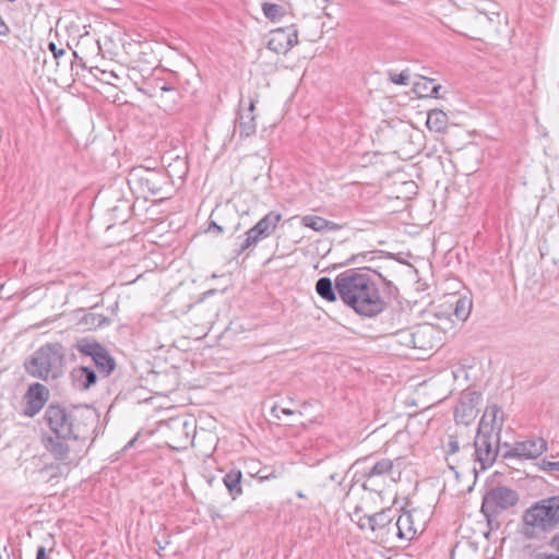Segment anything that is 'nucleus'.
Listing matches in <instances>:
<instances>
[{"instance_id": "f257e3e1", "label": "nucleus", "mask_w": 559, "mask_h": 559, "mask_svg": "<svg viewBox=\"0 0 559 559\" xmlns=\"http://www.w3.org/2000/svg\"><path fill=\"white\" fill-rule=\"evenodd\" d=\"M335 288L343 302L359 316L373 318L386 308L377 284L364 269H350L338 274Z\"/></svg>"}, {"instance_id": "f03ea898", "label": "nucleus", "mask_w": 559, "mask_h": 559, "mask_svg": "<svg viewBox=\"0 0 559 559\" xmlns=\"http://www.w3.org/2000/svg\"><path fill=\"white\" fill-rule=\"evenodd\" d=\"M44 420L52 435L76 441L88 437L97 423V416L90 408L68 411L59 404H50L45 411Z\"/></svg>"}, {"instance_id": "7ed1b4c3", "label": "nucleus", "mask_w": 559, "mask_h": 559, "mask_svg": "<svg viewBox=\"0 0 559 559\" xmlns=\"http://www.w3.org/2000/svg\"><path fill=\"white\" fill-rule=\"evenodd\" d=\"M559 528V495L533 503L523 513V533L535 538Z\"/></svg>"}, {"instance_id": "20e7f679", "label": "nucleus", "mask_w": 559, "mask_h": 559, "mask_svg": "<svg viewBox=\"0 0 559 559\" xmlns=\"http://www.w3.org/2000/svg\"><path fill=\"white\" fill-rule=\"evenodd\" d=\"M66 349L62 344L47 343L37 348L24 362L26 372L40 380L57 379L62 373Z\"/></svg>"}, {"instance_id": "39448f33", "label": "nucleus", "mask_w": 559, "mask_h": 559, "mask_svg": "<svg viewBox=\"0 0 559 559\" xmlns=\"http://www.w3.org/2000/svg\"><path fill=\"white\" fill-rule=\"evenodd\" d=\"M518 502L519 493L514 489L506 486H497L484 495L480 511L490 527L493 525L498 527L499 515L514 507Z\"/></svg>"}, {"instance_id": "423d86ee", "label": "nucleus", "mask_w": 559, "mask_h": 559, "mask_svg": "<svg viewBox=\"0 0 559 559\" xmlns=\"http://www.w3.org/2000/svg\"><path fill=\"white\" fill-rule=\"evenodd\" d=\"M128 182L146 198L162 194L170 183V177L163 168L136 166L131 169Z\"/></svg>"}, {"instance_id": "0eeeda50", "label": "nucleus", "mask_w": 559, "mask_h": 559, "mask_svg": "<svg viewBox=\"0 0 559 559\" xmlns=\"http://www.w3.org/2000/svg\"><path fill=\"white\" fill-rule=\"evenodd\" d=\"M476 461L480 464V468L484 471L490 467L500 451H506L503 444L500 443V435L479 431L474 441Z\"/></svg>"}, {"instance_id": "6e6552de", "label": "nucleus", "mask_w": 559, "mask_h": 559, "mask_svg": "<svg viewBox=\"0 0 559 559\" xmlns=\"http://www.w3.org/2000/svg\"><path fill=\"white\" fill-rule=\"evenodd\" d=\"M393 469V461L382 459L377 461L372 466L364 467L362 471L355 475L356 481L361 483L365 490L371 492H381L385 486L386 476Z\"/></svg>"}, {"instance_id": "1a4fd4ad", "label": "nucleus", "mask_w": 559, "mask_h": 559, "mask_svg": "<svg viewBox=\"0 0 559 559\" xmlns=\"http://www.w3.org/2000/svg\"><path fill=\"white\" fill-rule=\"evenodd\" d=\"M504 460H533L547 451V441L542 437H534L523 441H516L513 445L503 443Z\"/></svg>"}, {"instance_id": "9d476101", "label": "nucleus", "mask_w": 559, "mask_h": 559, "mask_svg": "<svg viewBox=\"0 0 559 559\" xmlns=\"http://www.w3.org/2000/svg\"><path fill=\"white\" fill-rule=\"evenodd\" d=\"M74 440L73 438H60L56 435H44L43 444L44 448L49 452L52 457L59 461L63 466L69 467L74 457L70 449L69 441Z\"/></svg>"}, {"instance_id": "9b49d317", "label": "nucleus", "mask_w": 559, "mask_h": 559, "mask_svg": "<svg viewBox=\"0 0 559 559\" xmlns=\"http://www.w3.org/2000/svg\"><path fill=\"white\" fill-rule=\"evenodd\" d=\"M298 43L297 29L294 25L276 28L271 32L267 48L277 53H286Z\"/></svg>"}, {"instance_id": "f8f14e48", "label": "nucleus", "mask_w": 559, "mask_h": 559, "mask_svg": "<svg viewBox=\"0 0 559 559\" xmlns=\"http://www.w3.org/2000/svg\"><path fill=\"white\" fill-rule=\"evenodd\" d=\"M26 407L24 415L27 417H34L45 406L49 399V390L41 383L36 382L28 386L26 394Z\"/></svg>"}, {"instance_id": "ddd939ff", "label": "nucleus", "mask_w": 559, "mask_h": 559, "mask_svg": "<svg viewBox=\"0 0 559 559\" xmlns=\"http://www.w3.org/2000/svg\"><path fill=\"white\" fill-rule=\"evenodd\" d=\"M504 423L503 411L496 404L486 407L478 424L479 431H490L500 435Z\"/></svg>"}, {"instance_id": "4468645a", "label": "nucleus", "mask_w": 559, "mask_h": 559, "mask_svg": "<svg viewBox=\"0 0 559 559\" xmlns=\"http://www.w3.org/2000/svg\"><path fill=\"white\" fill-rule=\"evenodd\" d=\"M254 109L255 100L250 97L248 107L238 114L237 126L239 129L240 139L250 138L257 131Z\"/></svg>"}, {"instance_id": "2eb2a0df", "label": "nucleus", "mask_w": 559, "mask_h": 559, "mask_svg": "<svg viewBox=\"0 0 559 559\" xmlns=\"http://www.w3.org/2000/svg\"><path fill=\"white\" fill-rule=\"evenodd\" d=\"M150 87V96L159 98L164 106H167L168 104H175L179 96L177 88L174 85L167 83L164 79H154Z\"/></svg>"}, {"instance_id": "dca6fc26", "label": "nucleus", "mask_w": 559, "mask_h": 559, "mask_svg": "<svg viewBox=\"0 0 559 559\" xmlns=\"http://www.w3.org/2000/svg\"><path fill=\"white\" fill-rule=\"evenodd\" d=\"M282 219V215L275 211L269 212L264 215L249 231L257 236V238L264 239L269 237L276 228L277 224Z\"/></svg>"}, {"instance_id": "f3484780", "label": "nucleus", "mask_w": 559, "mask_h": 559, "mask_svg": "<svg viewBox=\"0 0 559 559\" xmlns=\"http://www.w3.org/2000/svg\"><path fill=\"white\" fill-rule=\"evenodd\" d=\"M70 376L73 385L82 391L88 390L97 381L95 370L85 366L73 368Z\"/></svg>"}, {"instance_id": "a211bd4d", "label": "nucleus", "mask_w": 559, "mask_h": 559, "mask_svg": "<svg viewBox=\"0 0 559 559\" xmlns=\"http://www.w3.org/2000/svg\"><path fill=\"white\" fill-rule=\"evenodd\" d=\"M393 527L396 530V535L401 539L411 540L415 537L417 531L414 527L413 516L409 512L401 514Z\"/></svg>"}, {"instance_id": "6ab92c4d", "label": "nucleus", "mask_w": 559, "mask_h": 559, "mask_svg": "<svg viewBox=\"0 0 559 559\" xmlns=\"http://www.w3.org/2000/svg\"><path fill=\"white\" fill-rule=\"evenodd\" d=\"M368 527L372 531H381L386 530L389 533L391 531L392 525V510H383L381 512L374 513L372 515L366 516Z\"/></svg>"}, {"instance_id": "aec40b11", "label": "nucleus", "mask_w": 559, "mask_h": 559, "mask_svg": "<svg viewBox=\"0 0 559 559\" xmlns=\"http://www.w3.org/2000/svg\"><path fill=\"white\" fill-rule=\"evenodd\" d=\"M301 225L305 227H309L314 231H323V230H338L341 229V225L334 223L332 221H328L321 216L317 215H306L301 218Z\"/></svg>"}, {"instance_id": "412c9836", "label": "nucleus", "mask_w": 559, "mask_h": 559, "mask_svg": "<svg viewBox=\"0 0 559 559\" xmlns=\"http://www.w3.org/2000/svg\"><path fill=\"white\" fill-rule=\"evenodd\" d=\"M476 412L473 400L461 399L454 409V418L457 424L468 425L475 418Z\"/></svg>"}, {"instance_id": "4be33fe9", "label": "nucleus", "mask_w": 559, "mask_h": 559, "mask_svg": "<svg viewBox=\"0 0 559 559\" xmlns=\"http://www.w3.org/2000/svg\"><path fill=\"white\" fill-rule=\"evenodd\" d=\"M78 324L84 330H94L110 324L109 318L100 313L85 312L79 319Z\"/></svg>"}, {"instance_id": "5701e85b", "label": "nucleus", "mask_w": 559, "mask_h": 559, "mask_svg": "<svg viewBox=\"0 0 559 559\" xmlns=\"http://www.w3.org/2000/svg\"><path fill=\"white\" fill-rule=\"evenodd\" d=\"M448 116L440 109H432L428 112L426 126L430 131L443 132L448 127Z\"/></svg>"}, {"instance_id": "b1692460", "label": "nucleus", "mask_w": 559, "mask_h": 559, "mask_svg": "<svg viewBox=\"0 0 559 559\" xmlns=\"http://www.w3.org/2000/svg\"><path fill=\"white\" fill-rule=\"evenodd\" d=\"M241 479L242 474L239 469H231L223 477V483L226 486L233 499L237 498L242 493Z\"/></svg>"}, {"instance_id": "393cba45", "label": "nucleus", "mask_w": 559, "mask_h": 559, "mask_svg": "<svg viewBox=\"0 0 559 559\" xmlns=\"http://www.w3.org/2000/svg\"><path fill=\"white\" fill-rule=\"evenodd\" d=\"M92 359L104 377H108L116 368L115 359L104 347L103 350H99Z\"/></svg>"}, {"instance_id": "a878e982", "label": "nucleus", "mask_w": 559, "mask_h": 559, "mask_svg": "<svg viewBox=\"0 0 559 559\" xmlns=\"http://www.w3.org/2000/svg\"><path fill=\"white\" fill-rule=\"evenodd\" d=\"M336 288L330 277H320L316 283L317 294L326 301L336 300Z\"/></svg>"}, {"instance_id": "bb28decb", "label": "nucleus", "mask_w": 559, "mask_h": 559, "mask_svg": "<svg viewBox=\"0 0 559 559\" xmlns=\"http://www.w3.org/2000/svg\"><path fill=\"white\" fill-rule=\"evenodd\" d=\"M472 306V299L466 296L457 297L454 302L453 314L457 320L465 321L471 314Z\"/></svg>"}, {"instance_id": "cd10ccee", "label": "nucleus", "mask_w": 559, "mask_h": 559, "mask_svg": "<svg viewBox=\"0 0 559 559\" xmlns=\"http://www.w3.org/2000/svg\"><path fill=\"white\" fill-rule=\"evenodd\" d=\"M76 348L83 355L94 357L99 350H103V346L96 342H90L86 338L80 340L76 343Z\"/></svg>"}, {"instance_id": "c85d7f7f", "label": "nucleus", "mask_w": 559, "mask_h": 559, "mask_svg": "<svg viewBox=\"0 0 559 559\" xmlns=\"http://www.w3.org/2000/svg\"><path fill=\"white\" fill-rule=\"evenodd\" d=\"M262 11L265 17H267L271 21H278L284 14L285 10L282 5L276 3H269L265 2L262 4Z\"/></svg>"}, {"instance_id": "c756f323", "label": "nucleus", "mask_w": 559, "mask_h": 559, "mask_svg": "<svg viewBox=\"0 0 559 559\" xmlns=\"http://www.w3.org/2000/svg\"><path fill=\"white\" fill-rule=\"evenodd\" d=\"M432 83H433L432 79L420 76L419 81L414 83V91L420 97H429L430 96L429 88L431 87Z\"/></svg>"}, {"instance_id": "7c9ffc66", "label": "nucleus", "mask_w": 559, "mask_h": 559, "mask_svg": "<svg viewBox=\"0 0 559 559\" xmlns=\"http://www.w3.org/2000/svg\"><path fill=\"white\" fill-rule=\"evenodd\" d=\"M259 239L257 236H253L249 230L246 233V238L242 241V243L239 246V249L237 250V254H241L245 252L248 248L251 246L257 245Z\"/></svg>"}, {"instance_id": "2f4dec72", "label": "nucleus", "mask_w": 559, "mask_h": 559, "mask_svg": "<svg viewBox=\"0 0 559 559\" xmlns=\"http://www.w3.org/2000/svg\"><path fill=\"white\" fill-rule=\"evenodd\" d=\"M390 81L396 85H407L409 81L408 71H402L401 73H391Z\"/></svg>"}, {"instance_id": "473e14b6", "label": "nucleus", "mask_w": 559, "mask_h": 559, "mask_svg": "<svg viewBox=\"0 0 559 559\" xmlns=\"http://www.w3.org/2000/svg\"><path fill=\"white\" fill-rule=\"evenodd\" d=\"M48 49L51 51L57 64H60V60L66 56V49L62 47H58L53 41L48 43Z\"/></svg>"}, {"instance_id": "72a5a7b5", "label": "nucleus", "mask_w": 559, "mask_h": 559, "mask_svg": "<svg viewBox=\"0 0 559 559\" xmlns=\"http://www.w3.org/2000/svg\"><path fill=\"white\" fill-rule=\"evenodd\" d=\"M460 450V443L456 436H450L448 443V454H454Z\"/></svg>"}, {"instance_id": "f704fd0d", "label": "nucleus", "mask_w": 559, "mask_h": 559, "mask_svg": "<svg viewBox=\"0 0 559 559\" xmlns=\"http://www.w3.org/2000/svg\"><path fill=\"white\" fill-rule=\"evenodd\" d=\"M376 274L382 280V283L390 295H394L397 292L396 286H394L391 281H389L379 272H376Z\"/></svg>"}, {"instance_id": "c9c22d12", "label": "nucleus", "mask_w": 559, "mask_h": 559, "mask_svg": "<svg viewBox=\"0 0 559 559\" xmlns=\"http://www.w3.org/2000/svg\"><path fill=\"white\" fill-rule=\"evenodd\" d=\"M207 231H214L216 233L217 235L222 234L224 231V227L222 225H218L216 222H214L213 219L210 221L209 223V227L206 229Z\"/></svg>"}, {"instance_id": "e433bc0d", "label": "nucleus", "mask_w": 559, "mask_h": 559, "mask_svg": "<svg viewBox=\"0 0 559 559\" xmlns=\"http://www.w3.org/2000/svg\"><path fill=\"white\" fill-rule=\"evenodd\" d=\"M10 33V28L0 15V35L7 36Z\"/></svg>"}, {"instance_id": "4c0bfd02", "label": "nucleus", "mask_w": 559, "mask_h": 559, "mask_svg": "<svg viewBox=\"0 0 559 559\" xmlns=\"http://www.w3.org/2000/svg\"><path fill=\"white\" fill-rule=\"evenodd\" d=\"M441 86L439 84L432 83L431 87L429 88L430 96L429 97H438L439 91Z\"/></svg>"}, {"instance_id": "58836bf2", "label": "nucleus", "mask_w": 559, "mask_h": 559, "mask_svg": "<svg viewBox=\"0 0 559 559\" xmlns=\"http://www.w3.org/2000/svg\"><path fill=\"white\" fill-rule=\"evenodd\" d=\"M36 559H47L46 548L44 546L37 548Z\"/></svg>"}, {"instance_id": "ea45409f", "label": "nucleus", "mask_w": 559, "mask_h": 559, "mask_svg": "<svg viewBox=\"0 0 559 559\" xmlns=\"http://www.w3.org/2000/svg\"><path fill=\"white\" fill-rule=\"evenodd\" d=\"M366 255H367V253H359V254H355V255H353V257L350 258L349 262H352V263H359V262H361V260H360V259H362V260H364V259L366 258Z\"/></svg>"}, {"instance_id": "a19ab883", "label": "nucleus", "mask_w": 559, "mask_h": 559, "mask_svg": "<svg viewBox=\"0 0 559 559\" xmlns=\"http://www.w3.org/2000/svg\"><path fill=\"white\" fill-rule=\"evenodd\" d=\"M550 546L559 551V533L551 538Z\"/></svg>"}, {"instance_id": "79ce46f5", "label": "nucleus", "mask_w": 559, "mask_h": 559, "mask_svg": "<svg viewBox=\"0 0 559 559\" xmlns=\"http://www.w3.org/2000/svg\"><path fill=\"white\" fill-rule=\"evenodd\" d=\"M330 479H331L332 481H335V483H337V484H341V483H342V480L344 479V476H343V475H341V474H338V473H334V474H331V475H330Z\"/></svg>"}, {"instance_id": "37998d69", "label": "nucleus", "mask_w": 559, "mask_h": 559, "mask_svg": "<svg viewBox=\"0 0 559 559\" xmlns=\"http://www.w3.org/2000/svg\"><path fill=\"white\" fill-rule=\"evenodd\" d=\"M552 463H554V462L545 461V460H544V461H543V463H542V469L552 472V471H554V468H552V466H551V465H552Z\"/></svg>"}, {"instance_id": "c03bdc74", "label": "nucleus", "mask_w": 559, "mask_h": 559, "mask_svg": "<svg viewBox=\"0 0 559 559\" xmlns=\"http://www.w3.org/2000/svg\"><path fill=\"white\" fill-rule=\"evenodd\" d=\"M72 55L75 58V60H78L76 64H79L81 68H85V63L83 62V59L78 56V52L73 51Z\"/></svg>"}, {"instance_id": "a18cd8bd", "label": "nucleus", "mask_w": 559, "mask_h": 559, "mask_svg": "<svg viewBox=\"0 0 559 559\" xmlns=\"http://www.w3.org/2000/svg\"><path fill=\"white\" fill-rule=\"evenodd\" d=\"M359 526H360L361 528H364V527H368V524H367V520H366V518L360 520V522H359Z\"/></svg>"}, {"instance_id": "49530a36", "label": "nucleus", "mask_w": 559, "mask_h": 559, "mask_svg": "<svg viewBox=\"0 0 559 559\" xmlns=\"http://www.w3.org/2000/svg\"><path fill=\"white\" fill-rule=\"evenodd\" d=\"M135 440H136V437H135V438H133L132 440H130V441L126 444L124 450H127V449H129L130 447H132V445H133V443L135 442Z\"/></svg>"}, {"instance_id": "de8ad7c7", "label": "nucleus", "mask_w": 559, "mask_h": 559, "mask_svg": "<svg viewBox=\"0 0 559 559\" xmlns=\"http://www.w3.org/2000/svg\"><path fill=\"white\" fill-rule=\"evenodd\" d=\"M542 559H559V556H556V555H545Z\"/></svg>"}, {"instance_id": "09e8293b", "label": "nucleus", "mask_w": 559, "mask_h": 559, "mask_svg": "<svg viewBox=\"0 0 559 559\" xmlns=\"http://www.w3.org/2000/svg\"><path fill=\"white\" fill-rule=\"evenodd\" d=\"M282 413L283 414H286V415H292L293 414V411L288 409V408H283L282 409Z\"/></svg>"}, {"instance_id": "8fccbe9b", "label": "nucleus", "mask_w": 559, "mask_h": 559, "mask_svg": "<svg viewBox=\"0 0 559 559\" xmlns=\"http://www.w3.org/2000/svg\"><path fill=\"white\" fill-rule=\"evenodd\" d=\"M551 466H552L554 471H559V461L554 462Z\"/></svg>"}, {"instance_id": "3c124183", "label": "nucleus", "mask_w": 559, "mask_h": 559, "mask_svg": "<svg viewBox=\"0 0 559 559\" xmlns=\"http://www.w3.org/2000/svg\"><path fill=\"white\" fill-rule=\"evenodd\" d=\"M274 477H275L274 474L261 476L262 479H270V478H274Z\"/></svg>"}, {"instance_id": "603ef678", "label": "nucleus", "mask_w": 559, "mask_h": 559, "mask_svg": "<svg viewBox=\"0 0 559 559\" xmlns=\"http://www.w3.org/2000/svg\"><path fill=\"white\" fill-rule=\"evenodd\" d=\"M297 496H298L299 498H305V495H304V492H302V491H298V492H297Z\"/></svg>"}]
</instances>
